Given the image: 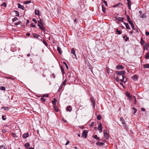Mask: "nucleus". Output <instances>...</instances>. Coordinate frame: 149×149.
Wrapping results in <instances>:
<instances>
[{"instance_id":"nucleus-25","label":"nucleus","mask_w":149,"mask_h":149,"mask_svg":"<svg viewBox=\"0 0 149 149\" xmlns=\"http://www.w3.org/2000/svg\"><path fill=\"white\" fill-rule=\"evenodd\" d=\"M146 13H143L142 15H140V17L141 18H145L146 17Z\"/></svg>"},{"instance_id":"nucleus-49","label":"nucleus","mask_w":149,"mask_h":149,"mask_svg":"<svg viewBox=\"0 0 149 149\" xmlns=\"http://www.w3.org/2000/svg\"><path fill=\"white\" fill-rule=\"evenodd\" d=\"M62 87H63V85L62 84H61V86H60V87H59V89H58V92L59 91L61 90V89H62Z\"/></svg>"},{"instance_id":"nucleus-7","label":"nucleus","mask_w":149,"mask_h":149,"mask_svg":"<svg viewBox=\"0 0 149 149\" xmlns=\"http://www.w3.org/2000/svg\"><path fill=\"white\" fill-rule=\"evenodd\" d=\"M115 18L118 20L120 22H123L124 21V18L123 17H121L118 16H116L115 17Z\"/></svg>"},{"instance_id":"nucleus-29","label":"nucleus","mask_w":149,"mask_h":149,"mask_svg":"<svg viewBox=\"0 0 149 149\" xmlns=\"http://www.w3.org/2000/svg\"><path fill=\"white\" fill-rule=\"evenodd\" d=\"M61 72L62 73V74H64L65 73V72L64 71V70L63 68V67L62 66H61Z\"/></svg>"},{"instance_id":"nucleus-38","label":"nucleus","mask_w":149,"mask_h":149,"mask_svg":"<svg viewBox=\"0 0 149 149\" xmlns=\"http://www.w3.org/2000/svg\"><path fill=\"white\" fill-rule=\"evenodd\" d=\"M0 89L2 91H4L6 90V88L4 86H1L0 87Z\"/></svg>"},{"instance_id":"nucleus-39","label":"nucleus","mask_w":149,"mask_h":149,"mask_svg":"<svg viewBox=\"0 0 149 149\" xmlns=\"http://www.w3.org/2000/svg\"><path fill=\"white\" fill-rule=\"evenodd\" d=\"M43 42L46 46H48L47 43L44 40H43Z\"/></svg>"},{"instance_id":"nucleus-26","label":"nucleus","mask_w":149,"mask_h":149,"mask_svg":"<svg viewBox=\"0 0 149 149\" xmlns=\"http://www.w3.org/2000/svg\"><path fill=\"white\" fill-rule=\"evenodd\" d=\"M33 36L34 38H38L39 36L36 33H33Z\"/></svg>"},{"instance_id":"nucleus-41","label":"nucleus","mask_w":149,"mask_h":149,"mask_svg":"<svg viewBox=\"0 0 149 149\" xmlns=\"http://www.w3.org/2000/svg\"><path fill=\"white\" fill-rule=\"evenodd\" d=\"M17 19H18L17 18V17H15L12 19V21L13 22H14L15 21L17 20Z\"/></svg>"},{"instance_id":"nucleus-6","label":"nucleus","mask_w":149,"mask_h":149,"mask_svg":"<svg viewBox=\"0 0 149 149\" xmlns=\"http://www.w3.org/2000/svg\"><path fill=\"white\" fill-rule=\"evenodd\" d=\"M90 100L93 104V107L94 109L95 108V101L94 100V99L93 98V97H91Z\"/></svg>"},{"instance_id":"nucleus-31","label":"nucleus","mask_w":149,"mask_h":149,"mask_svg":"<svg viewBox=\"0 0 149 149\" xmlns=\"http://www.w3.org/2000/svg\"><path fill=\"white\" fill-rule=\"evenodd\" d=\"M31 0L29 1H25L24 2V4H27L29 3H31Z\"/></svg>"},{"instance_id":"nucleus-50","label":"nucleus","mask_w":149,"mask_h":149,"mask_svg":"<svg viewBox=\"0 0 149 149\" xmlns=\"http://www.w3.org/2000/svg\"><path fill=\"white\" fill-rule=\"evenodd\" d=\"M40 29H41V30H42V31H43L45 30V28L44 27H43L42 25V26H41V27H40V28H39Z\"/></svg>"},{"instance_id":"nucleus-28","label":"nucleus","mask_w":149,"mask_h":149,"mask_svg":"<svg viewBox=\"0 0 149 149\" xmlns=\"http://www.w3.org/2000/svg\"><path fill=\"white\" fill-rule=\"evenodd\" d=\"M66 110L70 112L71 111V107L70 106L67 107Z\"/></svg>"},{"instance_id":"nucleus-48","label":"nucleus","mask_w":149,"mask_h":149,"mask_svg":"<svg viewBox=\"0 0 149 149\" xmlns=\"http://www.w3.org/2000/svg\"><path fill=\"white\" fill-rule=\"evenodd\" d=\"M21 23H22V22H17L15 23L14 24L15 25H17L18 24H20Z\"/></svg>"},{"instance_id":"nucleus-11","label":"nucleus","mask_w":149,"mask_h":149,"mask_svg":"<svg viewBox=\"0 0 149 149\" xmlns=\"http://www.w3.org/2000/svg\"><path fill=\"white\" fill-rule=\"evenodd\" d=\"M29 136V133H24L22 135V137L24 139H26L27 138V137H28Z\"/></svg>"},{"instance_id":"nucleus-40","label":"nucleus","mask_w":149,"mask_h":149,"mask_svg":"<svg viewBox=\"0 0 149 149\" xmlns=\"http://www.w3.org/2000/svg\"><path fill=\"white\" fill-rule=\"evenodd\" d=\"M63 63L65 65L66 68L67 69H68V66L67 65V64L66 63V62H65L64 61L63 62Z\"/></svg>"},{"instance_id":"nucleus-62","label":"nucleus","mask_w":149,"mask_h":149,"mask_svg":"<svg viewBox=\"0 0 149 149\" xmlns=\"http://www.w3.org/2000/svg\"><path fill=\"white\" fill-rule=\"evenodd\" d=\"M134 30L136 32L138 33H139V31L137 29H135V28H134Z\"/></svg>"},{"instance_id":"nucleus-45","label":"nucleus","mask_w":149,"mask_h":149,"mask_svg":"<svg viewBox=\"0 0 149 149\" xmlns=\"http://www.w3.org/2000/svg\"><path fill=\"white\" fill-rule=\"evenodd\" d=\"M127 20L128 22L129 21H131L130 19V17L128 15H127Z\"/></svg>"},{"instance_id":"nucleus-46","label":"nucleus","mask_w":149,"mask_h":149,"mask_svg":"<svg viewBox=\"0 0 149 149\" xmlns=\"http://www.w3.org/2000/svg\"><path fill=\"white\" fill-rule=\"evenodd\" d=\"M12 134L14 137L16 138H17L18 137V136L15 134L12 133Z\"/></svg>"},{"instance_id":"nucleus-1","label":"nucleus","mask_w":149,"mask_h":149,"mask_svg":"<svg viewBox=\"0 0 149 149\" xmlns=\"http://www.w3.org/2000/svg\"><path fill=\"white\" fill-rule=\"evenodd\" d=\"M115 73L116 74H117L118 75H122L121 76L122 79H120V80L121 81L124 83L126 82L127 81V78L123 75L125 73V71H116L115 72Z\"/></svg>"},{"instance_id":"nucleus-54","label":"nucleus","mask_w":149,"mask_h":149,"mask_svg":"<svg viewBox=\"0 0 149 149\" xmlns=\"http://www.w3.org/2000/svg\"><path fill=\"white\" fill-rule=\"evenodd\" d=\"M66 82V80L65 79L62 83L63 85H65V84Z\"/></svg>"},{"instance_id":"nucleus-14","label":"nucleus","mask_w":149,"mask_h":149,"mask_svg":"<svg viewBox=\"0 0 149 149\" xmlns=\"http://www.w3.org/2000/svg\"><path fill=\"white\" fill-rule=\"evenodd\" d=\"M93 137L94 139H95L98 141H100V139L99 137H98L97 135H96L93 136Z\"/></svg>"},{"instance_id":"nucleus-55","label":"nucleus","mask_w":149,"mask_h":149,"mask_svg":"<svg viewBox=\"0 0 149 149\" xmlns=\"http://www.w3.org/2000/svg\"><path fill=\"white\" fill-rule=\"evenodd\" d=\"M15 12L17 14V15L16 16H19V13L17 11H15Z\"/></svg>"},{"instance_id":"nucleus-32","label":"nucleus","mask_w":149,"mask_h":149,"mask_svg":"<svg viewBox=\"0 0 149 149\" xmlns=\"http://www.w3.org/2000/svg\"><path fill=\"white\" fill-rule=\"evenodd\" d=\"M7 5L5 2L3 3L1 5V7L4 6L5 7H6V6Z\"/></svg>"},{"instance_id":"nucleus-19","label":"nucleus","mask_w":149,"mask_h":149,"mask_svg":"<svg viewBox=\"0 0 149 149\" xmlns=\"http://www.w3.org/2000/svg\"><path fill=\"white\" fill-rule=\"evenodd\" d=\"M96 144L98 146H103L104 143L103 142H98L97 143H96Z\"/></svg>"},{"instance_id":"nucleus-30","label":"nucleus","mask_w":149,"mask_h":149,"mask_svg":"<svg viewBox=\"0 0 149 149\" xmlns=\"http://www.w3.org/2000/svg\"><path fill=\"white\" fill-rule=\"evenodd\" d=\"M122 5L121 3H119L117 4H116L113 6L114 7H116L117 6H121Z\"/></svg>"},{"instance_id":"nucleus-64","label":"nucleus","mask_w":149,"mask_h":149,"mask_svg":"<svg viewBox=\"0 0 149 149\" xmlns=\"http://www.w3.org/2000/svg\"><path fill=\"white\" fill-rule=\"evenodd\" d=\"M146 36L149 35V32H148V31L146 32Z\"/></svg>"},{"instance_id":"nucleus-13","label":"nucleus","mask_w":149,"mask_h":149,"mask_svg":"<svg viewBox=\"0 0 149 149\" xmlns=\"http://www.w3.org/2000/svg\"><path fill=\"white\" fill-rule=\"evenodd\" d=\"M71 53L74 55L75 57H76V55L75 54V51L74 48L72 49Z\"/></svg>"},{"instance_id":"nucleus-9","label":"nucleus","mask_w":149,"mask_h":149,"mask_svg":"<svg viewBox=\"0 0 149 149\" xmlns=\"http://www.w3.org/2000/svg\"><path fill=\"white\" fill-rule=\"evenodd\" d=\"M143 46L144 49H146L147 50H148L149 46V44H148L146 43L144 44Z\"/></svg>"},{"instance_id":"nucleus-57","label":"nucleus","mask_w":149,"mask_h":149,"mask_svg":"<svg viewBox=\"0 0 149 149\" xmlns=\"http://www.w3.org/2000/svg\"><path fill=\"white\" fill-rule=\"evenodd\" d=\"M70 143V141L68 140L66 143H65V145H67Z\"/></svg>"},{"instance_id":"nucleus-12","label":"nucleus","mask_w":149,"mask_h":149,"mask_svg":"<svg viewBox=\"0 0 149 149\" xmlns=\"http://www.w3.org/2000/svg\"><path fill=\"white\" fill-rule=\"evenodd\" d=\"M124 24H125V26H126V28L130 30V27L129 25L127 23H126L125 22L124 23Z\"/></svg>"},{"instance_id":"nucleus-16","label":"nucleus","mask_w":149,"mask_h":149,"mask_svg":"<svg viewBox=\"0 0 149 149\" xmlns=\"http://www.w3.org/2000/svg\"><path fill=\"white\" fill-rule=\"evenodd\" d=\"M143 68H149V63L144 64Z\"/></svg>"},{"instance_id":"nucleus-35","label":"nucleus","mask_w":149,"mask_h":149,"mask_svg":"<svg viewBox=\"0 0 149 149\" xmlns=\"http://www.w3.org/2000/svg\"><path fill=\"white\" fill-rule=\"evenodd\" d=\"M0 149H7L3 145L0 146Z\"/></svg>"},{"instance_id":"nucleus-53","label":"nucleus","mask_w":149,"mask_h":149,"mask_svg":"<svg viewBox=\"0 0 149 149\" xmlns=\"http://www.w3.org/2000/svg\"><path fill=\"white\" fill-rule=\"evenodd\" d=\"M103 3L105 4V6H107V1H106L104 0V1Z\"/></svg>"},{"instance_id":"nucleus-10","label":"nucleus","mask_w":149,"mask_h":149,"mask_svg":"<svg viewBox=\"0 0 149 149\" xmlns=\"http://www.w3.org/2000/svg\"><path fill=\"white\" fill-rule=\"evenodd\" d=\"M42 23H43V22H42V20H40V21H38V26L40 27H40H41V26H42L41 25H42Z\"/></svg>"},{"instance_id":"nucleus-15","label":"nucleus","mask_w":149,"mask_h":149,"mask_svg":"<svg viewBox=\"0 0 149 149\" xmlns=\"http://www.w3.org/2000/svg\"><path fill=\"white\" fill-rule=\"evenodd\" d=\"M128 22L130 24V25H131L132 29H133V30H134V25L133 22H132V21L131 20L130 21H129Z\"/></svg>"},{"instance_id":"nucleus-36","label":"nucleus","mask_w":149,"mask_h":149,"mask_svg":"<svg viewBox=\"0 0 149 149\" xmlns=\"http://www.w3.org/2000/svg\"><path fill=\"white\" fill-rule=\"evenodd\" d=\"M40 100L42 101L43 102H45L46 101V99L43 97L41 98Z\"/></svg>"},{"instance_id":"nucleus-56","label":"nucleus","mask_w":149,"mask_h":149,"mask_svg":"<svg viewBox=\"0 0 149 149\" xmlns=\"http://www.w3.org/2000/svg\"><path fill=\"white\" fill-rule=\"evenodd\" d=\"M54 110H55V111L56 112H58V109L57 107H54Z\"/></svg>"},{"instance_id":"nucleus-8","label":"nucleus","mask_w":149,"mask_h":149,"mask_svg":"<svg viewBox=\"0 0 149 149\" xmlns=\"http://www.w3.org/2000/svg\"><path fill=\"white\" fill-rule=\"evenodd\" d=\"M124 68L123 66L120 65H118L116 66V68L118 70H122Z\"/></svg>"},{"instance_id":"nucleus-3","label":"nucleus","mask_w":149,"mask_h":149,"mask_svg":"<svg viewBox=\"0 0 149 149\" xmlns=\"http://www.w3.org/2000/svg\"><path fill=\"white\" fill-rule=\"evenodd\" d=\"M88 133V131L87 130H84L83 131V133L82 134V136L83 137H84L86 138L87 136V133Z\"/></svg>"},{"instance_id":"nucleus-22","label":"nucleus","mask_w":149,"mask_h":149,"mask_svg":"<svg viewBox=\"0 0 149 149\" xmlns=\"http://www.w3.org/2000/svg\"><path fill=\"white\" fill-rule=\"evenodd\" d=\"M102 11L104 13H105L106 12V9L105 7H104L103 4L102 5Z\"/></svg>"},{"instance_id":"nucleus-63","label":"nucleus","mask_w":149,"mask_h":149,"mask_svg":"<svg viewBox=\"0 0 149 149\" xmlns=\"http://www.w3.org/2000/svg\"><path fill=\"white\" fill-rule=\"evenodd\" d=\"M2 119L4 120H5L6 119V118H5V116L3 115L2 116Z\"/></svg>"},{"instance_id":"nucleus-2","label":"nucleus","mask_w":149,"mask_h":149,"mask_svg":"<svg viewBox=\"0 0 149 149\" xmlns=\"http://www.w3.org/2000/svg\"><path fill=\"white\" fill-rule=\"evenodd\" d=\"M120 120L122 122V125L121 126L125 129L127 128V125L125 123V121L122 117L120 118Z\"/></svg>"},{"instance_id":"nucleus-42","label":"nucleus","mask_w":149,"mask_h":149,"mask_svg":"<svg viewBox=\"0 0 149 149\" xmlns=\"http://www.w3.org/2000/svg\"><path fill=\"white\" fill-rule=\"evenodd\" d=\"M97 118L98 120H100L101 119V116L100 115H98L97 116Z\"/></svg>"},{"instance_id":"nucleus-43","label":"nucleus","mask_w":149,"mask_h":149,"mask_svg":"<svg viewBox=\"0 0 149 149\" xmlns=\"http://www.w3.org/2000/svg\"><path fill=\"white\" fill-rule=\"evenodd\" d=\"M127 4L128 6L130 5L131 3V1L130 0H127Z\"/></svg>"},{"instance_id":"nucleus-23","label":"nucleus","mask_w":149,"mask_h":149,"mask_svg":"<svg viewBox=\"0 0 149 149\" xmlns=\"http://www.w3.org/2000/svg\"><path fill=\"white\" fill-rule=\"evenodd\" d=\"M141 45H143L144 44V43H145V41L143 40L142 38H141Z\"/></svg>"},{"instance_id":"nucleus-61","label":"nucleus","mask_w":149,"mask_h":149,"mask_svg":"<svg viewBox=\"0 0 149 149\" xmlns=\"http://www.w3.org/2000/svg\"><path fill=\"white\" fill-rule=\"evenodd\" d=\"M120 84L121 85L123 86V88H125V86H124V85H123V84L122 83L120 82Z\"/></svg>"},{"instance_id":"nucleus-58","label":"nucleus","mask_w":149,"mask_h":149,"mask_svg":"<svg viewBox=\"0 0 149 149\" xmlns=\"http://www.w3.org/2000/svg\"><path fill=\"white\" fill-rule=\"evenodd\" d=\"M43 97H48V94H44L43 95Z\"/></svg>"},{"instance_id":"nucleus-33","label":"nucleus","mask_w":149,"mask_h":149,"mask_svg":"<svg viewBox=\"0 0 149 149\" xmlns=\"http://www.w3.org/2000/svg\"><path fill=\"white\" fill-rule=\"evenodd\" d=\"M1 109H3L4 110H6V111H8L9 109V108L8 107H2L1 108Z\"/></svg>"},{"instance_id":"nucleus-37","label":"nucleus","mask_w":149,"mask_h":149,"mask_svg":"<svg viewBox=\"0 0 149 149\" xmlns=\"http://www.w3.org/2000/svg\"><path fill=\"white\" fill-rule=\"evenodd\" d=\"M30 146V144L27 143L25 144V146L26 148H28Z\"/></svg>"},{"instance_id":"nucleus-52","label":"nucleus","mask_w":149,"mask_h":149,"mask_svg":"<svg viewBox=\"0 0 149 149\" xmlns=\"http://www.w3.org/2000/svg\"><path fill=\"white\" fill-rule=\"evenodd\" d=\"M133 109L134 110L133 113H136L137 111L136 109H135L134 107H133Z\"/></svg>"},{"instance_id":"nucleus-60","label":"nucleus","mask_w":149,"mask_h":149,"mask_svg":"<svg viewBox=\"0 0 149 149\" xmlns=\"http://www.w3.org/2000/svg\"><path fill=\"white\" fill-rule=\"evenodd\" d=\"M32 21L33 22H35L36 23H37V21L35 19H33L32 20Z\"/></svg>"},{"instance_id":"nucleus-17","label":"nucleus","mask_w":149,"mask_h":149,"mask_svg":"<svg viewBox=\"0 0 149 149\" xmlns=\"http://www.w3.org/2000/svg\"><path fill=\"white\" fill-rule=\"evenodd\" d=\"M57 50L60 54H61L62 52L61 50V48L59 47H57Z\"/></svg>"},{"instance_id":"nucleus-24","label":"nucleus","mask_w":149,"mask_h":149,"mask_svg":"<svg viewBox=\"0 0 149 149\" xmlns=\"http://www.w3.org/2000/svg\"><path fill=\"white\" fill-rule=\"evenodd\" d=\"M132 79L134 80H136L138 79V77L136 75H134L132 77Z\"/></svg>"},{"instance_id":"nucleus-27","label":"nucleus","mask_w":149,"mask_h":149,"mask_svg":"<svg viewBox=\"0 0 149 149\" xmlns=\"http://www.w3.org/2000/svg\"><path fill=\"white\" fill-rule=\"evenodd\" d=\"M56 99L55 98L53 99V101L52 102V103L54 105H55L56 104Z\"/></svg>"},{"instance_id":"nucleus-34","label":"nucleus","mask_w":149,"mask_h":149,"mask_svg":"<svg viewBox=\"0 0 149 149\" xmlns=\"http://www.w3.org/2000/svg\"><path fill=\"white\" fill-rule=\"evenodd\" d=\"M116 31L118 35H120L121 34V32L118 29H116Z\"/></svg>"},{"instance_id":"nucleus-47","label":"nucleus","mask_w":149,"mask_h":149,"mask_svg":"<svg viewBox=\"0 0 149 149\" xmlns=\"http://www.w3.org/2000/svg\"><path fill=\"white\" fill-rule=\"evenodd\" d=\"M106 70L107 71V72L108 74H109L110 72V69L108 68H107Z\"/></svg>"},{"instance_id":"nucleus-4","label":"nucleus","mask_w":149,"mask_h":149,"mask_svg":"<svg viewBox=\"0 0 149 149\" xmlns=\"http://www.w3.org/2000/svg\"><path fill=\"white\" fill-rule=\"evenodd\" d=\"M104 138L106 139H108L109 138V136L107 133V130H104Z\"/></svg>"},{"instance_id":"nucleus-44","label":"nucleus","mask_w":149,"mask_h":149,"mask_svg":"<svg viewBox=\"0 0 149 149\" xmlns=\"http://www.w3.org/2000/svg\"><path fill=\"white\" fill-rule=\"evenodd\" d=\"M119 77H117L116 79V81L117 82H119Z\"/></svg>"},{"instance_id":"nucleus-18","label":"nucleus","mask_w":149,"mask_h":149,"mask_svg":"<svg viewBox=\"0 0 149 149\" xmlns=\"http://www.w3.org/2000/svg\"><path fill=\"white\" fill-rule=\"evenodd\" d=\"M145 58L146 59L149 58V52H148L145 54Z\"/></svg>"},{"instance_id":"nucleus-51","label":"nucleus","mask_w":149,"mask_h":149,"mask_svg":"<svg viewBox=\"0 0 149 149\" xmlns=\"http://www.w3.org/2000/svg\"><path fill=\"white\" fill-rule=\"evenodd\" d=\"M31 26L33 27H36V25H35L33 23H32L31 24Z\"/></svg>"},{"instance_id":"nucleus-59","label":"nucleus","mask_w":149,"mask_h":149,"mask_svg":"<svg viewBox=\"0 0 149 149\" xmlns=\"http://www.w3.org/2000/svg\"><path fill=\"white\" fill-rule=\"evenodd\" d=\"M126 95L128 97H130V95L129 93H127Z\"/></svg>"},{"instance_id":"nucleus-5","label":"nucleus","mask_w":149,"mask_h":149,"mask_svg":"<svg viewBox=\"0 0 149 149\" xmlns=\"http://www.w3.org/2000/svg\"><path fill=\"white\" fill-rule=\"evenodd\" d=\"M102 124L100 123H99L98 126V130L100 133H101L102 132Z\"/></svg>"},{"instance_id":"nucleus-20","label":"nucleus","mask_w":149,"mask_h":149,"mask_svg":"<svg viewBox=\"0 0 149 149\" xmlns=\"http://www.w3.org/2000/svg\"><path fill=\"white\" fill-rule=\"evenodd\" d=\"M35 14L36 15H39V11L38 10L36 9L35 11Z\"/></svg>"},{"instance_id":"nucleus-21","label":"nucleus","mask_w":149,"mask_h":149,"mask_svg":"<svg viewBox=\"0 0 149 149\" xmlns=\"http://www.w3.org/2000/svg\"><path fill=\"white\" fill-rule=\"evenodd\" d=\"M18 5L19 8H21L23 10H24V7L23 6L21 5L19 3H18Z\"/></svg>"}]
</instances>
